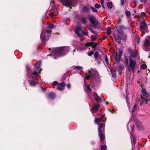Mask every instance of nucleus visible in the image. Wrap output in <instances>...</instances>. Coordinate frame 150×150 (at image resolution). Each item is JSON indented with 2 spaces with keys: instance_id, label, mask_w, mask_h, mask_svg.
I'll return each mask as SVG.
<instances>
[{
  "instance_id": "f257e3e1",
  "label": "nucleus",
  "mask_w": 150,
  "mask_h": 150,
  "mask_svg": "<svg viewBox=\"0 0 150 150\" xmlns=\"http://www.w3.org/2000/svg\"><path fill=\"white\" fill-rule=\"evenodd\" d=\"M68 46H63L56 48L54 49V53L58 57H62L65 55L69 51Z\"/></svg>"
},
{
  "instance_id": "f03ea898",
  "label": "nucleus",
  "mask_w": 150,
  "mask_h": 150,
  "mask_svg": "<svg viewBox=\"0 0 150 150\" xmlns=\"http://www.w3.org/2000/svg\"><path fill=\"white\" fill-rule=\"evenodd\" d=\"M98 74L96 71L93 69H91L88 72V74L87 75L86 74V79H88L90 78H91L93 80H95Z\"/></svg>"
},
{
  "instance_id": "7ed1b4c3",
  "label": "nucleus",
  "mask_w": 150,
  "mask_h": 150,
  "mask_svg": "<svg viewBox=\"0 0 150 150\" xmlns=\"http://www.w3.org/2000/svg\"><path fill=\"white\" fill-rule=\"evenodd\" d=\"M88 19L89 20L91 24L93 25L94 27H96L98 25L99 21L96 19V18L92 15H88Z\"/></svg>"
},
{
  "instance_id": "20e7f679",
  "label": "nucleus",
  "mask_w": 150,
  "mask_h": 150,
  "mask_svg": "<svg viewBox=\"0 0 150 150\" xmlns=\"http://www.w3.org/2000/svg\"><path fill=\"white\" fill-rule=\"evenodd\" d=\"M75 32L76 33L79 37H81L83 35H88L87 33L84 31L82 30L81 26H77L76 27Z\"/></svg>"
},
{
  "instance_id": "39448f33",
  "label": "nucleus",
  "mask_w": 150,
  "mask_h": 150,
  "mask_svg": "<svg viewBox=\"0 0 150 150\" xmlns=\"http://www.w3.org/2000/svg\"><path fill=\"white\" fill-rule=\"evenodd\" d=\"M41 40L42 43H45V42L48 40L50 36L47 35L45 30H42L40 35Z\"/></svg>"
},
{
  "instance_id": "423d86ee",
  "label": "nucleus",
  "mask_w": 150,
  "mask_h": 150,
  "mask_svg": "<svg viewBox=\"0 0 150 150\" xmlns=\"http://www.w3.org/2000/svg\"><path fill=\"white\" fill-rule=\"evenodd\" d=\"M130 63L129 66L130 70L132 72H134L135 70V67L136 65V63L135 60H133L131 57H129Z\"/></svg>"
},
{
  "instance_id": "0eeeda50",
  "label": "nucleus",
  "mask_w": 150,
  "mask_h": 150,
  "mask_svg": "<svg viewBox=\"0 0 150 150\" xmlns=\"http://www.w3.org/2000/svg\"><path fill=\"white\" fill-rule=\"evenodd\" d=\"M144 47L146 51H149L150 50V41L147 39H146L144 44Z\"/></svg>"
},
{
  "instance_id": "6e6552de",
  "label": "nucleus",
  "mask_w": 150,
  "mask_h": 150,
  "mask_svg": "<svg viewBox=\"0 0 150 150\" xmlns=\"http://www.w3.org/2000/svg\"><path fill=\"white\" fill-rule=\"evenodd\" d=\"M63 5L66 6H71L72 4V0H60Z\"/></svg>"
},
{
  "instance_id": "1a4fd4ad",
  "label": "nucleus",
  "mask_w": 150,
  "mask_h": 150,
  "mask_svg": "<svg viewBox=\"0 0 150 150\" xmlns=\"http://www.w3.org/2000/svg\"><path fill=\"white\" fill-rule=\"evenodd\" d=\"M141 31L145 30L147 29V24L145 21H144L140 25Z\"/></svg>"
},
{
  "instance_id": "9d476101",
  "label": "nucleus",
  "mask_w": 150,
  "mask_h": 150,
  "mask_svg": "<svg viewBox=\"0 0 150 150\" xmlns=\"http://www.w3.org/2000/svg\"><path fill=\"white\" fill-rule=\"evenodd\" d=\"M141 92L143 94V96L146 98H147L149 96V93L146 91V89L144 88H142Z\"/></svg>"
},
{
  "instance_id": "9b49d317",
  "label": "nucleus",
  "mask_w": 150,
  "mask_h": 150,
  "mask_svg": "<svg viewBox=\"0 0 150 150\" xmlns=\"http://www.w3.org/2000/svg\"><path fill=\"white\" fill-rule=\"evenodd\" d=\"M121 35L119 34H117L115 37V40L119 44H121Z\"/></svg>"
},
{
  "instance_id": "f8f14e48",
  "label": "nucleus",
  "mask_w": 150,
  "mask_h": 150,
  "mask_svg": "<svg viewBox=\"0 0 150 150\" xmlns=\"http://www.w3.org/2000/svg\"><path fill=\"white\" fill-rule=\"evenodd\" d=\"M104 117L103 116H102L100 118H95V122L96 124H98L99 122H101L103 121H104Z\"/></svg>"
},
{
  "instance_id": "ddd939ff",
  "label": "nucleus",
  "mask_w": 150,
  "mask_h": 150,
  "mask_svg": "<svg viewBox=\"0 0 150 150\" xmlns=\"http://www.w3.org/2000/svg\"><path fill=\"white\" fill-rule=\"evenodd\" d=\"M100 106L99 103H95L94 104L93 108L96 111H98L99 110V108Z\"/></svg>"
},
{
  "instance_id": "4468645a",
  "label": "nucleus",
  "mask_w": 150,
  "mask_h": 150,
  "mask_svg": "<svg viewBox=\"0 0 150 150\" xmlns=\"http://www.w3.org/2000/svg\"><path fill=\"white\" fill-rule=\"evenodd\" d=\"M98 135L100 137V141L102 143L104 144L105 143L104 141L105 139V136L104 134Z\"/></svg>"
},
{
  "instance_id": "2eb2a0df",
  "label": "nucleus",
  "mask_w": 150,
  "mask_h": 150,
  "mask_svg": "<svg viewBox=\"0 0 150 150\" xmlns=\"http://www.w3.org/2000/svg\"><path fill=\"white\" fill-rule=\"evenodd\" d=\"M48 98L52 100L54 99L55 97V95L54 93L50 92L48 94Z\"/></svg>"
},
{
  "instance_id": "dca6fc26",
  "label": "nucleus",
  "mask_w": 150,
  "mask_h": 150,
  "mask_svg": "<svg viewBox=\"0 0 150 150\" xmlns=\"http://www.w3.org/2000/svg\"><path fill=\"white\" fill-rule=\"evenodd\" d=\"M123 49L122 48H120L119 49L118 52H117L118 54L119 53V55L118 57L119 58V60H120L121 58V56L123 54Z\"/></svg>"
},
{
  "instance_id": "f3484780",
  "label": "nucleus",
  "mask_w": 150,
  "mask_h": 150,
  "mask_svg": "<svg viewBox=\"0 0 150 150\" xmlns=\"http://www.w3.org/2000/svg\"><path fill=\"white\" fill-rule=\"evenodd\" d=\"M95 100L97 103H100V101L103 100L102 98L97 95H96L95 96Z\"/></svg>"
},
{
  "instance_id": "a211bd4d",
  "label": "nucleus",
  "mask_w": 150,
  "mask_h": 150,
  "mask_svg": "<svg viewBox=\"0 0 150 150\" xmlns=\"http://www.w3.org/2000/svg\"><path fill=\"white\" fill-rule=\"evenodd\" d=\"M137 53H138V51L137 50H136L135 51L134 50L130 57L134 58L137 57Z\"/></svg>"
},
{
  "instance_id": "6ab92c4d",
  "label": "nucleus",
  "mask_w": 150,
  "mask_h": 150,
  "mask_svg": "<svg viewBox=\"0 0 150 150\" xmlns=\"http://www.w3.org/2000/svg\"><path fill=\"white\" fill-rule=\"evenodd\" d=\"M118 53L117 52L115 54V60L114 61L115 64H117L119 62V61L120 60H119V58L118 57Z\"/></svg>"
},
{
  "instance_id": "aec40b11",
  "label": "nucleus",
  "mask_w": 150,
  "mask_h": 150,
  "mask_svg": "<svg viewBox=\"0 0 150 150\" xmlns=\"http://www.w3.org/2000/svg\"><path fill=\"white\" fill-rule=\"evenodd\" d=\"M89 8L90 7L87 6H83L82 8L83 11L86 13H88L89 11Z\"/></svg>"
},
{
  "instance_id": "412c9836",
  "label": "nucleus",
  "mask_w": 150,
  "mask_h": 150,
  "mask_svg": "<svg viewBox=\"0 0 150 150\" xmlns=\"http://www.w3.org/2000/svg\"><path fill=\"white\" fill-rule=\"evenodd\" d=\"M110 72H111L112 77L114 78H115L116 77V73L115 70H110Z\"/></svg>"
},
{
  "instance_id": "4be33fe9",
  "label": "nucleus",
  "mask_w": 150,
  "mask_h": 150,
  "mask_svg": "<svg viewBox=\"0 0 150 150\" xmlns=\"http://www.w3.org/2000/svg\"><path fill=\"white\" fill-rule=\"evenodd\" d=\"M135 122L136 123V125L138 129H140L142 126L141 123L138 121V120H135Z\"/></svg>"
},
{
  "instance_id": "5701e85b",
  "label": "nucleus",
  "mask_w": 150,
  "mask_h": 150,
  "mask_svg": "<svg viewBox=\"0 0 150 150\" xmlns=\"http://www.w3.org/2000/svg\"><path fill=\"white\" fill-rule=\"evenodd\" d=\"M116 69L119 71H121L122 70H123L124 69V67L122 65H119L118 66H117L116 67Z\"/></svg>"
},
{
  "instance_id": "b1692460",
  "label": "nucleus",
  "mask_w": 150,
  "mask_h": 150,
  "mask_svg": "<svg viewBox=\"0 0 150 150\" xmlns=\"http://www.w3.org/2000/svg\"><path fill=\"white\" fill-rule=\"evenodd\" d=\"M81 22L84 24H86L87 22V21L86 20L85 18L83 17L81 18L80 19Z\"/></svg>"
},
{
  "instance_id": "393cba45",
  "label": "nucleus",
  "mask_w": 150,
  "mask_h": 150,
  "mask_svg": "<svg viewBox=\"0 0 150 150\" xmlns=\"http://www.w3.org/2000/svg\"><path fill=\"white\" fill-rule=\"evenodd\" d=\"M46 34H47V35H48V36H50L51 35L52 31L50 29H46L45 31Z\"/></svg>"
},
{
  "instance_id": "a878e982",
  "label": "nucleus",
  "mask_w": 150,
  "mask_h": 150,
  "mask_svg": "<svg viewBox=\"0 0 150 150\" xmlns=\"http://www.w3.org/2000/svg\"><path fill=\"white\" fill-rule=\"evenodd\" d=\"M37 84H38V83L34 81H30V84L31 86H34Z\"/></svg>"
},
{
  "instance_id": "bb28decb",
  "label": "nucleus",
  "mask_w": 150,
  "mask_h": 150,
  "mask_svg": "<svg viewBox=\"0 0 150 150\" xmlns=\"http://www.w3.org/2000/svg\"><path fill=\"white\" fill-rule=\"evenodd\" d=\"M98 135H101L104 134V129H98Z\"/></svg>"
},
{
  "instance_id": "cd10ccee",
  "label": "nucleus",
  "mask_w": 150,
  "mask_h": 150,
  "mask_svg": "<svg viewBox=\"0 0 150 150\" xmlns=\"http://www.w3.org/2000/svg\"><path fill=\"white\" fill-rule=\"evenodd\" d=\"M125 14L127 18H129L131 16V13L130 11H125Z\"/></svg>"
},
{
  "instance_id": "c85d7f7f",
  "label": "nucleus",
  "mask_w": 150,
  "mask_h": 150,
  "mask_svg": "<svg viewBox=\"0 0 150 150\" xmlns=\"http://www.w3.org/2000/svg\"><path fill=\"white\" fill-rule=\"evenodd\" d=\"M107 7L109 9H111L112 8V2H108L107 4Z\"/></svg>"
},
{
  "instance_id": "c756f323",
  "label": "nucleus",
  "mask_w": 150,
  "mask_h": 150,
  "mask_svg": "<svg viewBox=\"0 0 150 150\" xmlns=\"http://www.w3.org/2000/svg\"><path fill=\"white\" fill-rule=\"evenodd\" d=\"M98 45V44L97 43L94 42H91V46H92V47L93 48L96 47Z\"/></svg>"
},
{
  "instance_id": "7c9ffc66",
  "label": "nucleus",
  "mask_w": 150,
  "mask_h": 150,
  "mask_svg": "<svg viewBox=\"0 0 150 150\" xmlns=\"http://www.w3.org/2000/svg\"><path fill=\"white\" fill-rule=\"evenodd\" d=\"M122 36V39L123 41H125L127 39V35L125 34H122L121 35Z\"/></svg>"
},
{
  "instance_id": "2f4dec72",
  "label": "nucleus",
  "mask_w": 150,
  "mask_h": 150,
  "mask_svg": "<svg viewBox=\"0 0 150 150\" xmlns=\"http://www.w3.org/2000/svg\"><path fill=\"white\" fill-rule=\"evenodd\" d=\"M89 7L91 9L92 11L94 12L98 13V10L95 8L90 6Z\"/></svg>"
},
{
  "instance_id": "473e14b6",
  "label": "nucleus",
  "mask_w": 150,
  "mask_h": 150,
  "mask_svg": "<svg viewBox=\"0 0 150 150\" xmlns=\"http://www.w3.org/2000/svg\"><path fill=\"white\" fill-rule=\"evenodd\" d=\"M128 52V53L130 55V56L131 54H132L134 50H132L131 47H129L127 49Z\"/></svg>"
},
{
  "instance_id": "72a5a7b5",
  "label": "nucleus",
  "mask_w": 150,
  "mask_h": 150,
  "mask_svg": "<svg viewBox=\"0 0 150 150\" xmlns=\"http://www.w3.org/2000/svg\"><path fill=\"white\" fill-rule=\"evenodd\" d=\"M101 150H106L107 146L105 144H103L101 146Z\"/></svg>"
},
{
  "instance_id": "f704fd0d",
  "label": "nucleus",
  "mask_w": 150,
  "mask_h": 150,
  "mask_svg": "<svg viewBox=\"0 0 150 150\" xmlns=\"http://www.w3.org/2000/svg\"><path fill=\"white\" fill-rule=\"evenodd\" d=\"M117 31L119 33V34H120L121 35L123 34L124 33L123 31L122 30V29L120 28L117 29Z\"/></svg>"
},
{
  "instance_id": "c9c22d12",
  "label": "nucleus",
  "mask_w": 150,
  "mask_h": 150,
  "mask_svg": "<svg viewBox=\"0 0 150 150\" xmlns=\"http://www.w3.org/2000/svg\"><path fill=\"white\" fill-rule=\"evenodd\" d=\"M86 91L88 93L91 92V88L88 85V84L86 87Z\"/></svg>"
},
{
  "instance_id": "e433bc0d",
  "label": "nucleus",
  "mask_w": 150,
  "mask_h": 150,
  "mask_svg": "<svg viewBox=\"0 0 150 150\" xmlns=\"http://www.w3.org/2000/svg\"><path fill=\"white\" fill-rule=\"evenodd\" d=\"M66 85L65 84L64 82H62L61 83H59L58 85V86H60L61 87L64 88V87L66 86Z\"/></svg>"
},
{
  "instance_id": "4c0bfd02",
  "label": "nucleus",
  "mask_w": 150,
  "mask_h": 150,
  "mask_svg": "<svg viewBox=\"0 0 150 150\" xmlns=\"http://www.w3.org/2000/svg\"><path fill=\"white\" fill-rule=\"evenodd\" d=\"M99 54L98 52H96L94 55L95 58L96 59H98L99 56Z\"/></svg>"
},
{
  "instance_id": "58836bf2",
  "label": "nucleus",
  "mask_w": 150,
  "mask_h": 150,
  "mask_svg": "<svg viewBox=\"0 0 150 150\" xmlns=\"http://www.w3.org/2000/svg\"><path fill=\"white\" fill-rule=\"evenodd\" d=\"M107 32V34L108 35H110L111 33V29L110 27H108Z\"/></svg>"
},
{
  "instance_id": "ea45409f",
  "label": "nucleus",
  "mask_w": 150,
  "mask_h": 150,
  "mask_svg": "<svg viewBox=\"0 0 150 150\" xmlns=\"http://www.w3.org/2000/svg\"><path fill=\"white\" fill-rule=\"evenodd\" d=\"M94 7L96 8H99L101 7V5L98 4L96 3L94 5Z\"/></svg>"
},
{
  "instance_id": "a19ab883",
  "label": "nucleus",
  "mask_w": 150,
  "mask_h": 150,
  "mask_svg": "<svg viewBox=\"0 0 150 150\" xmlns=\"http://www.w3.org/2000/svg\"><path fill=\"white\" fill-rule=\"evenodd\" d=\"M124 59H125V62L126 64L128 65V59L127 58V57L126 56H124Z\"/></svg>"
},
{
  "instance_id": "79ce46f5",
  "label": "nucleus",
  "mask_w": 150,
  "mask_h": 150,
  "mask_svg": "<svg viewBox=\"0 0 150 150\" xmlns=\"http://www.w3.org/2000/svg\"><path fill=\"white\" fill-rule=\"evenodd\" d=\"M75 67V69L78 70H80L82 69H83V67L79 66H74Z\"/></svg>"
},
{
  "instance_id": "37998d69",
  "label": "nucleus",
  "mask_w": 150,
  "mask_h": 150,
  "mask_svg": "<svg viewBox=\"0 0 150 150\" xmlns=\"http://www.w3.org/2000/svg\"><path fill=\"white\" fill-rule=\"evenodd\" d=\"M105 62H106V64H107L108 65H109V63L108 62V58L107 56V55L106 54V55L105 56Z\"/></svg>"
},
{
  "instance_id": "c03bdc74",
  "label": "nucleus",
  "mask_w": 150,
  "mask_h": 150,
  "mask_svg": "<svg viewBox=\"0 0 150 150\" xmlns=\"http://www.w3.org/2000/svg\"><path fill=\"white\" fill-rule=\"evenodd\" d=\"M141 98L142 99H144V101L145 102V103L146 104H147L148 103V100L147 99H144V98L142 96H141Z\"/></svg>"
},
{
  "instance_id": "a18cd8bd",
  "label": "nucleus",
  "mask_w": 150,
  "mask_h": 150,
  "mask_svg": "<svg viewBox=\"0 0 150 150\" xmlns=\"http://www.w3.org/2000/svg\"><path fill=\"white\" fill-rule=\"evenodd\" d=\"M55 25L53 24H51L48 26V28L50 29L54 28H55Z\"/></svg>"
},
{
  "instance_id": "49530a36",
  "label": "nucleus",
  "mask_w": 150,
  "mask_h": 150,
  "mask_svg": "<svg viewBox=\"0 0 150 150\" xmlns=\"http://www.w3.org/2000/svg\"><path fill=\"white\" fill-rule=\"evenodd\" d=\"M147 67L146 64H143L141 66V68L142 69H145Z\"/></svg>"
},
{
  "instance_id": "de8ad7c7",
  "label": "nucleus",
  "mask_w": 150,
  "mask_h": 150,
  "mask_svg": "<svg viewBox=\"0 0 150 150\" xmlns=\"http://www.w3.org/2000/svg\"><path fill=\"white\" fill-rule=\"evenodd\" d=\"M103 127H104V125H103V124L100 123L99 125V127L98 129H104V128H103Z\"/></svg>"
},
{
  "instance_id": "09e8293b",
  "label": "nucleus",
  "mask_w": 150,
  "mask_h": 150,
  "mask_svg": "<svg viewBox=\"0 0 150 150\" xmlns=\"http://www.w3.org/2000/svg\"><path fill=\"white\" fill-rule=\"evenodd\" d=\"M137 109V106L136 105H134L133 106V107L132 108V112L133 113L134 112V111Z\"/></svg>"
},
{
  "instance_id": "8fccbe9b",
  "label": "nucleus",
  "mask_w": 150,
  "mask_h": 150,
  "mask_svg": "<svg viewBox=\"0 0 150 150\" xmlns=\"http://www.w3.org/2000/svg\"><path fill=\"white\" fill-rule=\"evenodd\" d=\"M91 38L92 40L93 41H95L96 40V37L95 35L92 36Z\"/></svg>"
},
{
  "instance_id": "3c124183",
  "label": "nucleus",
  "mask_w": 150,
  "mask_h": 150,
  "mask_svg": "<svg viewBox=\"0 0 150 150\" xmlns=\"http://www.w3.org/2000/svg\"><path fill=\"white\" fill-rule=\"evenodd\" d=\"M94 52L93 51L91 50L90 52L88 53V55L89 56H91L93 54Z\"/></svg>"
},
{
  "instance_id": "603ef678",
  "label": "nucleus",
  "mask_w": 150,
  "mask_h": 150,
  "mask_svg": "<svg viewBox=\"0 0 150 150\" xmlns=\"http://www.w3.org/2000/svg\"><path fill=\"white\" fill-rule=\"evenodd\" d=\"M96 60H97V62L98 64H100L101 63L102 61L101 57L97 59Z\"/></svg>"
},
{
  "instance_id": "864d4df0",
  "label": "nucleus",
  "mask_w": 150,
  "mask_h": 150,
  "mask_svg": "<svg viewBox=\"0 0 150 150\" xmlns=\"http://www.w3.org/2000/svg\"><path fill=\"white\" fill-rule=\"evenodd\" d=\"M88 29L91 32L94 34H96V32L94 30H93L92 28L89 27L88 28Z\"/></svg>"
},
{
  "instance_id": "5fc2aeb1",
  "label": "nucleus",
  "mask_w": 150,
  "mask_h": 150,
  "mask_svg": "<svg viewBox=\"0 0 150 150\" xmlns=\"http://www.w3.org/2000/svg\"><path fill=\"white\" fill-rule=\"evenodd\" d=\"M64 88H63L62 87H57V89L60 91H62L64 90Z\"/></svg>"
},
{
  "instance_id": "6e6d98bb",
  "label": "nucleus",
  "mask_w": 150,
  "mask_h": 150,
  "mask_svg": "<svg viewBox=\"0 0 150 150\" xmlns=\"http://www.w3.org/2000/svg\"><path fill=\"white\" fill-rule=\"evenodd\" d=\"M40 68V66H36L35 67V69L34 70L36 71H37Z\"/></svg>"
},
{
  "instance_id": "4d7b16f0",
  "label": "nucleus",
  "mask_w": 150,
  "mask_h": 150,
  "mask_svg": "<svg viewBox=\"0 0 150 150\" xmlns=\"http://www.w3.org/2000/svg\"><path fill=\"white\" fill-rule=\"evenodd\" d=\"M33 74L36 76H38V72L34 70V71L33 73Z\"/></svg>"
},
{
  "instance_id": "13d9d810",
  "label": "nucleus",
  "mask_w": 150,
  "mask_h": 150,
  "mask_svg": "<svg viewBox=\"0 0 150 150\" xmlns=\"http://www.w3.org/2000/svg\"><path fill=\"white\" fill-rule=\"evenodd\" d=\"M140 15L142 16H146V15L145 12H142L141 13V15Z\"/></svg>"
},
{
  "instance_id": "bf43d9fd",
  "label": "nucleus",
  "mask_w": 150,
  "mask_h": 150,
  "mask_svg": "<svg viewBox=\"0 0 150 150\" xmlns=\"http://www.w3.org/2000/svg\"><path fill=\"white\" fill-rule=\"evenodd\" d=\"M91 42H87L86 44V45L87 46L89 47V46H91V45H91Z\"/></svg>"
},
{
  "instance_id": "052dcab7",
  "label": "nucleus",
  "mask_w": 150,
  "mask_h": 150,
  "mask_svg": "<svg viewBox=\"0 0 150 150\" xmlns=\"http://www.w3.org/2000/svg\"><path fill=\"white\" fill-rule=\"evenodd\" d=\"M144 99H143V100L141 101V102L139 104V105L140 106H142L143 105V104L144 103Z\"/></svg>"
},
{
  "instance_id": "680f3d73",
  "label": "nucleus",
  "mask_w": 150,
  "mask_h": 150,
  "mask_svg": "<svg viewBox=\"0 0 150 150\" xmlns=\"http://www.w3.org/2000/svg\"><path fill=\"white\" fill-rule=\"evenodd\" d=\"M41 64V62L40 61H39L38 63H37L35 64V66H40Z\"/></svg>"
},
{
  "instance_id": "e2e57ef3",
  "label": "nucleus",
  "mask_w": 150,
  "mask_h": 150,
  "mask_svg": "<svg viewBox=\"0 0 150 150\" xmlns=\"http://www.w3.org/2000/svg\"><path fill=\"white\" fill-rule=\"evenodd\" d=\"M119 28L122 29H126V28L125 27H124L123 25L120 26L119 27Z\"/></svg>"
},
{
  "instance_id": "0e129e2a",
  "label": "nucleus",
  "mask_w": 150,
  "mask_h": 150,
  "mask_svg": "<svg viewBox=\"0 0 150 150\" xmlns=\"http://www.w3.org/2000/svg\"><path fill=\"white\" fill-rule=\"evenodd\" d=\"M59 83H58L57 81H54L53 82V84L54 85H56L57 84H58Z\"/></svg>"
},
{
  "instance_id": "69168bd1",
  "label": "nucleus",
  "mask_w": 150,
  "mask_h": 150,
  "mask_svg": "<svg viewBox=\"0 0 150 150\" xmlns=\"http://www.w3.org/2000/svg\"><path fill=\"white\" fill-rule=\"evenodd\" d=\"M137 18L138 21H139L141 18V16L140 15H138L137 16Z\"/></svg>"
},
{
  "instance_id": "338daca9",
  "label": "nucleus",
  "mask_w": 150,
  "mask_h": 150,
  "mask_svg": "<svg viewBox=\"0 0 150 150\" xmlns=\"http://www.w3.org/2000/svg\"><path fill=\"white\" fill-rule=\"evenodd\" d=\"M121 2V5L122 6H124V0H120Z\"/></svg>"
},
{
  "instance_id": "774afa93",
  "label": "nucleus",
  "mask_w": 150,
  "mask_h": 150,
  "mask_svg": "<svg viewBox=\"0 0 150 150\" xmlns=\"http://www.w3.org/2000/svg\"><path fill=\"white\" fill-rule=\"evenodd\" d=\"M140 1L143 3H145L146 2V0H139Z\"/></svg>"
}]
</instances>
